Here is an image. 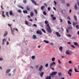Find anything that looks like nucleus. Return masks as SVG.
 I'll return each mask as SVG.
<instances>
[{
  "mask_svg": "<svg viewBox=\"0 0 79 79\" xmlns=\"http://www.w3.org/2000/svg\"><path fill=\"white\" fill-rule=\"evenodd\" d=\"M45 6H42L41 7L40 9L41 10H43Z\"/></svg>",
  "mask_w": 79,
  "mask_h": 79,
  "instance_id": "17",
  "label": "nucleus"
},
{
  "mask_svg": "<svg viewBox=\"0 0 79 79\" xmlns=\"http://www.w3.org/2000/svg\"><path fill=\"white\" fill-rule=\"evenodd\" d=\"M8 34V32L7 31H5V33L3 35V36L4 37H5V36H6Z\"/></svg>",
  "mask_w": 79,
  "mask_h": 79,
  "instance_id": "9",
  "label": "nucleus"
},
{
  "mask_svg": "<svg viewBox=\"0 0 79 79\" xmlns=\"http://www.w3.org/2000/svg\"><path fill=\"white\" fill-rule=\"evenodd\" d=\"M11 33L12 34V35H15V33H14V32H15V31L14 30H12L11 31Z\"/></svg>",
  "mask_w": 79,
  "mask_h": 79,
  "instance_id": "16",
  "label": "nucleus"
},
{
  "mask_svg": "<svg viewBox=\"0 0 79 79\" xmlns=\"http://www.w3.org/2000/svg\"><path fill=\"white\" fill-rule=\"evenodd\" d=\"M26 9L28 11H29L30 10V8L28 6H27Z\"/></svg>",
  "mask_w": 79,
  "mask_h": 79,
  "instance_id": "15",
  "label": "nucleus"
},
{
  "mask_svg": "<svg viewBox=\"0 0 79 79\" xmlns=\"http://www.w3.org/2000/svg\"><path fill=\"white\" fill-rule=\"evenodd\" d=\"M70 45H71V47L73 48H75V46L73 45H72L71 44H70Z\"/></svg>",
  "mask_w": 79,
  "mask_h": 79,
  "instance_id": "27",
  "label": "nucleus"
},
{
  "mask_svg": "<svg viewBox=\"0 0 79 79\" xmlns=\"http://www.w3.org/2000/svg\"><path fill=\"white\" fill-rule=\"evenodd\" d=\"M68 74L70 76H71L72 75V73H71L69 72H68Z\"/></svg>",
  "mask_w": 79,
  "mask_h": 79,
  "instance_id": "29",
  "label": "nucleus"
},
{
  "mask_svg": "<svg viewBox=\"0 0 79 79\" xmlns=\"http://www.w3.org/2000/svg\"><path fill=\"white\" fill-rule=\"evenodd\" d=\"M69 29H72V27H69Z\"/></svg>",
  "mask_w": 79,
  "mask_h": 79,
  "instance_id": "57",
  "label": "nucleus"
},
{
  "mask_svg": "<svg viewBox=\"0 0 79 79\" xmlns=\"http://www.w3.org/2000/svg\"><path fill=\"white\" fill-rule=\"evenodd\" d=\"M23 12L24 14H27L28 13V11L26 10H23Z\"/></svg>",
  "mask_w": 79,
  "mask_h": 79,
  "instance_id": "18",
  "label": "nucleus"
},
{
  "mask_svg": "<svg viewBox=\"0 0 79 79\" xmlns=\"http://www.w3.org/2000/svg\"><path fill=\"white\" fill-rule=\"evenodd\" d=\"M10 70H11V69H8V70H7V71H6V73H9V72H10Z\"/></svg>",
  "mask_w": 79,
  "mask_h": 79,
  "instance_id": "21",
  "label": "nucleus"
},
{
  "mask_svg": "<svg viewBox=\"0 0 79 79\" xmlns=\"http://www.w3.org/2000/svg\"><path fill=\"white\" fill-rule=\"evenodd\" d=\"M56 64V63L54 62H53L50 65V67H52L53 65Z\"/></svg>",
  "mask_w": 79,
  "mask_h": 79,
  "instance_id": "6",
  "label": "nucleus"
},
{
  "mask_svg": "<svg viewBox=\"0 0 79 79\" xmlns=\"http://www.w3.org/2000/svg\"><path fill=\"white\" fill-rule=\"evenodd\" d=\"M69 64H71V63H72V61H69Z\"/></svg>",
  "mask_w": 79,
  "mask_h": 79,
  "instance_id": "61",
  "label": "nucleus"
},
{
  "mask_svg": "<svg viewBox=\"0 0 79 79\" xmlns=\"http://www.w3.org/2000/svg\"><path fill=\"white\" fill-rule=\"evenodd\" d=\"M77 4L78 6H79V1L77 2Z\"/></svg>",
  "mask_w": 79,
  "mask_h": 79,
  "instance_id": "64",
  "label": "nucleus"
},
{
  "mask_svg": "<svg viewBox=\"0 0 79 79\" xmlns=\"http://www.w3.org/2000/svg\"><path fill=\"white\" fill-rule=\"evenodd\" d=\"M58 63H60V64H61V61H60V60H58Z\"/></svg>",
  "mask_w": 79,
  "mask_h": 79,
  "instance_id": "54",
  "label": "nucleus"
},
{
  "mask_svg": "<svg viewBox=\"0 0 79 79\" xmlns=\"http://www.w3.org/2000/svg\"><path fill=\"white\" fill-rule=\"evenodd\" d=\"M6 41V39H3V40H2V44L3 45H4L5 44V42Z\"/></svg>",
  "mask_w": 79,
  "mask_h": 79,
  "instance_id": "12",
  "label": "nucleus"
},
{
  "mask_svg": "<svg viewBox=\"0 0 79 79\" xmlns=\"http://www.w3.org/2000/svg\"><path fill=\"white\" fill-rule=\"evenodd\" d=\"M67 44H71V42H68L67 43Z\"/></svg>",
  "mask_w": 79,
  "mask_h": 79,
  "instance_id": "63",
  "label": "nucleus"
},
{
  "mask_svg": "<svg viewBox=\"0 0 79 79\" xmlns=\"http://www.w3.org/2000/svg\"><path fill=\"white\" fill-rule=\"evenodd\" d=\"M67 36L69 37H72V35H67Z\"/></svg>",
  "mask_w": 79,
  "mask_h": 79,
  "instance_id": "48",
  "label": "nucleus"
},
{
  "mask_svg": "<svg viewBox=\"0 0 79 79\" xmlns=\"http://www.w3.org/2000/svg\"><path fill=\"white\" fill-rule=\"evenodd\" d=\"M44 6H47V4L46 3H44Z\"/></svg>",
  "mask_w": 79,
  "mask_h": 79,
  "instance_id": "55",
  "label": "nucleus"
},
{
  "mask_svg": "<svg viewBox=\"0 0 79 79\" xmlns=\"http://www.w3.org/2000/svg\"><path fill=\"white\" fill-rule=\"evenodd\" d=\"M74 8H75V10H77L78 9V8H77V4H75V5L74 6Z\"/></svg>",
  "mask_w": 79,
  "mask_h": 79,
  "instance_id": "13",
  "label": "nucleus"
},
{
  "mask_svg": "<svg viewBox=\"0 0 79 79\" xmlns=\"http://www.w3.org/2000/svg\"><path fill=\"white\" fill-rule=\"evenodd\" d=\"M57 73V72L52 73L49 76L47 77L46 78V79H51L52 77H53L54 75H56Z\"/></svg>",
  "mask_w": 79,
  "mask_h": 79,
  "instance_id": "1",
  "label": "nucleus"
},
{
  "mask_svg": "<svg viewBox=\"0 0 79 79\" xmlns=\"http://www.w3.org/2000/svg\"><path fill=\"white\" fill-rule=\"evenodd\" d=\"M52 61L54 62L55 60V57H53L52 58Z\"/></svg>",
  "mask_w": 79,
  "mask_h": 79,
  "instance_id": "26",
  "label": "nucleus"
},
{
  "mask_svg": "<svg viewBox=\"0 0 79 79\" xmlns=\"http://www.w3.org/2000/svg\"><path fill=\"white\" fill-rule=\"evenodd\" d=\"M47 28L50 27L49 26V24H47Z\"/></svg>",
  "mask_w": 79,
  "mask_h": 79,
  "instance_id": "43",
  "label": "nucleus"
},
{
  "mask_svg": "<svg viewBox=\"0 0 79 79\" xmlns=\"http://www.w3.org/2000/svg\"><path fill=\"white\" fill-rule=\"evenodd\" d=\"M2 16L4 17L5 18L6 17V15H4V13H5V12L4 11H2Z\"/></svg>",
  "mask_w": 79,
  "mask_h": 79,
  "instance_id": "11",
  "label": "nucleus"
},
{
  "mask_svg": "<svg viewBox=\"0 0 79 79\" xmlns=\"http://www.w3.org/2000/svg\"><path fill=\"white\" fill-rule=\"evenodd\" d=\"M23 3H26L27 2V1L26 0H23Z\"/></svg>",
  "mask_w": 79,
  "mask_h": 79,
  "instance_id": "35",
  "label": "nucleus"
},
{
  "mask_svg": "<svg viewBox=\"0 0 79 79\" xmlns=\"http://www.w3.org/2000/svg\"><path fill=\"white\" fill-rule=\"evenodd\" d=\"M52 19L53 20H56V18L55 17H52Z\"/></svg>",
  "mask_w": 79,
  "mask_h": 79,
  "instance_id": "36",
  "label": "nucleus"
},
{
  "mask_svg": "<svg viewBox=\"0 0 79 79\" xmlns=\"http://www.w3.org/2000/svg\"><path fill=\"white\" fill-rule=\"evenodd\" d=\"M45 66L47 68L48 67V63L46 64L45 65Z\"/></svg>",
  "mask_w": 79,
  "mask_h": 79,
  "instance_id": "45",
  "label": "nucleus"
},
{
  "mask_svg": "<svg viewBox=\"0 0 79 79\" xmlns=\"http://www.w3.org/2000/svg\"><path fill=\"white\" fill-rule=\"evenodd\" d=\"M3 60V59L2 58H0V60L2 61Z\"/></svg>",
  "mask_w": 79,
  "mask_h": 79,
  "instance_id": "62",
  "label": "nucleus"
},
{
  "mask_svg": "<svg viewBox=\"0 0 79 79\" xmlns=\"http://www.w3.org/2000/svg\"><path fill=\"white\" fill-rule=\"evenodd\" d=\"M35 56H31V58L32 59H35Z\"/></svg>",
  "mask_w": 79,
  "mask_h": 79,
  "instance_id": "34",
  "label": "nucleus"
},
{
  "mask_svg": "<svg viewBox=\"0 0 79 79\" xmlns=\"http://www.w3.org/2000/svg\"><path fill=\"white\" fill-rule=\"evenodd\" d=\"M34 15V14L33 13V12H31V14H30V16L31 17H33Z\"/></svg>",
  "mask_w": 79,
  "mask_h": 79,
  "instance_id": "23",
  "label": "nucleus"
},
{
  "mask_svg": "<svg viewBox=\"0 0 79 79\" xmlns=\"http://www.w3.org/2000/svg\"><path fill=\"white\" fill-rule=\"evenodd\" d=\"M35 10V12L36 14H37L38 12H37V10L35 9V10Z\"/></svg>",
  "mask_w": 79,
  "mask_h": 79,
  "instance_id": "39",
  "label": "nucleus"
},
{
  "mask_svg": "<svg viewBox=\"0 0 79 79\" xmlns=\"http://www.w3.org/2000/svg\"><path fill=\"white\" fill-rule=\"evenodd\" d=\"M39 68V66L38 65H36V68L38 69Z\"/></svg>",
  "mask_w": 79,
  "mask_h": 79,
  "instance_id": "58",
  "label": "nucleus"
},
{
  "mask_svg": "<svg viewBox=\"0 0 79 79\" xmlns=\"http://www.w3.org/2000/svg\"><path fill=\"white\" fill-rule=\"evenodd\" d=\"M74 20H75V21H76V22L77 21V17L76 15L74 16Z\"/></svg>",
  "mask_w": 79,
  "mask_h": 79,
  "instance_id": "20",
  "label": "nucleus"
},
{
  "mask_svg": "<svg viewBox=\"0 0 79 79\" xmlns=\"http://www.w3.org/2000/svg\"><path fill=\"white\" fill-rule=\"evenodd\" d=\"M36 38V36L35 35H33L32 36V38L33 39H35Z\"/></svg>",
  "mask_w": 79,
  "mask_h": 79,
  "instance_id": "28",
  "label": "nucleus"
},
{
  "mask_svg": "<svg viewBox=\"0 0 79 79\" xmlns=\"http://www.w3.org/2000/svg\"><path fill=\"white\" fill-rule=\"evenodd\" d=\"M78 24V23L77 22H73V26H75L76 25Z\"/></svg>",
  "mask_w": 79,
  "mask_h": 79,
  "instance_id": "8",
  "label": "nucleus"
},
{
  "mask_svg": "<svg viewBox=\"0 0 79 79\" xmlns=\"http://www.w3.org/2000/svg\"><path fill=\"white\" fill-rule=\"evenodd\" d=\"M54 16V15H53L51 14V17L53 18V16Z\"/></svg>",
  "mask_w": 79,
  "mask_h": 79,
  "instance_id": "60",
  "label": "nucleus"
},
{
  "mask_svg": "<svg viewBox=\"0 0 79 79\" xmlns=\"http://www.w3.org/2000/svg\"><path fill=\"white\" fill-rule=\"evenodd\" d=\"M58 76H60L62 74L61 73H58Z\"/></svg>",
  "mask_w": 79,
  "mask_h": 79,
  "instance_id": "41",
  "label": "nucleus"
},
{
  "mask_svg": "<svg viewBox=\"0 0 79 79\" xmlns=\"http://www.w3.org/2000/svg\"><path fill=\"white\" fill-rule=\"evenodd\" d=\"M9 14L10 16H14V14H13L12 10H10L9 11Z\"/></svg>",
  "mask_w": 79,
  "mask_h": 79,
  "instance_id": "4",
  "label": "nucleus"
},
{
  "mask_svg": "<svg viewBox=\"0 0 79 79\" xmlns=\"http://www.w3.org/2000/svg\"><path fill=\"white\" fill-rule=\"evenodd\" d=\"M68 24H72L69 21H68Z\"/></svg>",
  "mask_w": 79,
  "mask_h": 79,
  "instance_id": "38",
  "label": "nucleus"
},
{
  "mask_svg": "<svg viewBox=\"0 0 79 79\" xmlns=\"http://www.w3.org/2000/svg\"><path fill=\"white\" fill-rule=\"evenodd\" d=\"M44 73L42 72L40 74V76L41 77H42L44 75Z\"/></svg>",
  "mask_w": 79,
  "mask_h": 79,
  "instance_id": "19",
  "label": "nucleus"
},
{
  "mask_svg": "<svg viewBox=\"0 0 79 79\" xmlns=\"http://www.w3.org/2000/svg\"><path fill=\"white\" fill-rule=\"evenodd\" d=\"M33 26L35 27H37V25H36L35 24H33Z\"/></svg>",
  "mask_w": 79,
  "mask_h": 79,
  "instance_id": "53",
  "label": "nucleus"
},
{
  "mask_svg": "<svg viewBox=\"0 0 79 79\" xmlns=\"http://www.w3.org/2000/svg\"><path fill=\"white\" fill-rule=\"evenodd\" d=\"M59 49L60 50L61 52H62V49H63V48L62 46H60L59 48Z\"/></svg>",
  "mask_w": 79,
  "mask_h": 79,
  "instance_id": "22",
  "label": "nucleus"
},
{
  "mask_svg": "<svg viewBox=\"0 0 79 79\" xmlns=\"http://www.w3.org/2000/svg\"><path fill=\"white\" fill-rule=\"evenodd\" d=\"M74 45H75V46H79L78 44L77 43V42H74Z\"/></svg>",
  "mask_w": 79,
  "mask_h": 79,
  "instance_id": "14",
  "label": "nucleus"
},
{
  "mask_svg": "<svg viewBox=\"0 0 79 79\" xmlns=\"http://www.w3.org/2000/svg\"><path fill=\"white\" fill-rule=\"evenodd\" d=\"M8 25L9 27H10L11 26H12V24H8Z\"/></svg>",
  "mask_w": 79,
  "mask_h": 79,
  "instance_id": "52",
  "label": "nucleus"
},
{
  "mask_svg": "<svg viewBox=\"0 0 79 79\" xmlns=\"http://www.w3.org/2000/svg\"><path fill=\"white\" fill-rule=\"evenodd\" d=\"M43 68V66L42 65H41L40 67V68L39 69V70L40 71H42V70Z\"/></svg>",
  "mask_w": 79,
  "mask_h": 79,
  "instance_id": "10",
  "label": "nucleus"
},
{
  "mask_svg": "<svg viewBox=\"0 0 79 79\" xmlns=\"http://www.w3.org/2000/svg\"><path fill=\"white\" fill-rule=\"evenodd\" d=\"M44 42H45L46 44H48L49 43V41H46V40H44Z\"/></svg>",
  "mask_w": 79,
  "mask_h": 79,
  "instance_id": "31",
  "label": "nucleus"
},
{
  "mask_svg": "<svg viewBox=\"0 0 79 79\" xmlns=\"http://www.w3.org/2000/svg\"><path fill=\"white\" fill-rule=\"evenodd\" d=\"M31 1L32 2L33 4L35 5H37V3H36L35 1L34 0H31Z\"/></svg>",
  "mask_w": 79,
  "mask_h": 79,
  "instance_id": "7",
  "label": "nucleus"
},
{
  "mask_svg": "<svg viewBox=\"0 0 79 79\" xmlns=\"http://www.w3.org/2000/svg\"><path fill=\"white\" fill-rule=\"evenodd\" d=\"M6 15L8 17H9V15H8V12H6Z\"/></svg>",
  "mask_w": 79,
  "mask_h": 79,
  "instance_id": "24",
  "label": "nucleus"
},
{
  "mask_svg": "<svg viewBox=\"0 0 79 79\" xmlns=\"http://www.w3.org/2000/svg\"><path fill=\"white\" fill-rule=\"evenodd\" d=\"M67 19H68L69 20H71V19H70V17L69 16H68L67 17Z\"/></svg>",
  "mask_w": 79,
  "mask_h": 79,
  "instance_id": "49",
  "label": "nucleus"
},
{
  "mask_svg": "<svg viewBox=\"0 0 79 79\" xmlns=\"http://www.w3.org/2000/svg\"><path fill=\"white\" fill-rule=\"evenodd\" d=\"M67 6L68 7H70V4H69V3H68L67 4Z\"/></svg>",
  "mask_w": 79,
  "mask_h": 79,
  "instance_id": "47",
  "label": "nucleus"
},
{
  "mask_svg": "<svg viewBox=\"0 0 79 79\" xmlns=\"http://www.w3.org/2000/svg\"><path fill=\"white\" fill-rule=\"evenodd\" d=\"M76 27L77 29H79V26L78 25H77Z\"/></svg>",
  "mask_w": 79,
  "mask_h": 79,
  "instance_id": "44",
  "label": "nucleus"
},
{
  "mask_svg": "<svg viewBox=\"0 0 79 79\" xmlns=\"http://www.w3.org/2000/svg\"><path fill=\"white\" fill-rule=\"evenodd\" d=\"M56 34L57 35V36L59 37H61V35L58 32H56Z\"/></svg>",
  "mask_w": 79,
  "mask_h": 79,
  "instance_id": "5",
  "label": "nucleus"
},
{
  "mask_svg": "<svg viewBox=\"0 0 79 79\" xmlns=\"http://www.w3.org/2000/svg\"><path fill=\"white\" fill-rule=\"evenodd\" d=\"M54 3L55 5H56L57 2H56L55 1H54Z\"/></svg>",
  "mask_w": 79,
  "mask_h": 79,
  "instance_id": "51",
  "label": "nucleus"
},
{
  "mask_svg": "<svg viewBox=\"0 0 79 79\" xmlns=\"http://www.w3.org/2000/svg\"><path fill=\"white\" fill-rule=\"evenodd\" d=\"M68 72H70H70H72V69H69V71H68Z\"/></svg>",
  "mask_w": 79,
  "mask_h": 79,
  "instance_id": "37",
  "label": "nucleus"
},
{
  "mask_svg": "<svg viewBox=\"0 0 79 79\" xmlns=\"http://www.w3.org/2000/svg\"><path fill=\"white\" fill-rule=\"evenodd\" d=\"M41 30L43 32H44V33H46V32L43 28H42L41 29Z\"/></svg>",
  "mask_w": 79,
  "mask_h": 79,
  "instance_id": "33",
  "label": "nucleus"
},
{
  "mask_svg": "<svg viewBox=\"0 0 79 79\" xmlns=\"http://www.w3.org/2000/svg\"><path fill=\"white\" fill-rule=\"evenodd\" d=\"M48 10L49 11L50 10V7H48Z\"/></svg>",
  "mask_w": 79,
  "mask_h": 79,
  "instance_id": "50",
  "label": "nucleus"
},
{
  "mask_svg": "<svg viewBox=\"0 0 79 79\" xmlns=\"http://www.w3.org/2000/svg\"><path fill=\"white\" fill-rule=\"evenodd\" d=\"M45 24H48V22L47 21H45Z\"/></svg>",
  "mask_w": 79,
  "mask_h": 79,
  "instance_id": "42",
  "label": "nucleus"
},
{
  "mask_svg": "<svg viewBox=\"0 0 79 79\" xmlns=\"http://www.w3.org/2000/svg\"><path fill=\"white\" fill-rule=\"evenodd\" d=\"M18 11L19 12V13H21L22 12L21 10H18Z\"/></svg>",
  "mask_w": 79,
  "mask_h": 79,
  "instance_id": "46",
  "label": "nucleus"
},
{
  "mask_svg": "<svg viewBox=\"0 0 79 79\" xmlns=\"http://www.w3.org/2000/svg\"><path fill=\"white\" fill-rule=\"evenodd\" d=\"M50 68L52 70H54V68H52L51 67H50Z\"/></svg>",
  "mask_w": 79,
  "mask_h": 79,
  "instance_id": "56",
  "label": "nucleus"
},
{
  "mask_svg": "<svg viewBox=\"0 0 79 79\" xmlns=\"http://www.w3.org/2000/svg\"><path fill=\"white\" fill-rule=\"evenodd\" d=\"M65 53L66 54H67V55H69L70 54V52L69 51H67Z\"/></svg>",
  "mask_w": 79,
  "mask_h": 79,
  "instance_id": "25",
  "label": "nucleus"
},
{
  "mask_svg": "<svg viewBox=\"0 0 79 79\" xmlns=\"http://www.w3.org/2000/svg\"><path fill=\"white\" fill-rule=\"evenodd\" d=\"M47 32L49 33H52V30L51 28L50 27H47Z\"/></svg>",
  "mask_w": 79,
  "mask_h": 79,
  "instance_id": "2",
  "label": "nucleus"
},
{
  "mask_svg": "<svg viewBox=\"0 0 79 79\" xmlns=\"http://www.w3.org/2000/svg\"><path fill=\"white\" fill-rule=\"evenodd\" d=\"M1 8L3 10L4 9L2 5L1 6Z\"/></svg>",
  "mask_w": 79,
  "mask_h": 79,
  "instance_id": "59",
  "label": "nucleus"
},
{
  "mask_svg": "<svg viewBox=\"0 0 79 79\" xmlns=\"http://www.w3.org/2000/svg\"><path fill=\"white\" fill-rule=\"evenodd\" d=\"M74 69L75 72H76V73H77V72L79 73V72L77 70V69H76L75 68H74Z\"/></svg>",
  "mask_w": 79,
  "mask_h": 79,
  "instance_id": "32",
  "label": "nucleus"
},
{
  "mask_svg": "<svg viewBox=\"0 0 79 79\" xmlns=\"http://www.w3.org/2000/svg\"><path fill=\"white\" fill-rule=\"evenodd\" d=\"M36 33L38 34H39L40 35H42V32L40 30H38L37 31Z\"/></svg>",
  "mask_w": 79,
  "mask_h": 79,
  "instance_id": "3",
  "label": "nucleus"
},
{
  "mask_svg": "<svg viewBox=\"0 0 79 79\" xmlns=\"http://www.w3.org/2000/svg\"><path fill=\"white\" fill-rule=\"evenodd\" d=\"M25 24L27 25H28V22L27 21H25Z\"/></svg>",
  "mask_w": 79,
  "mask_h": 79,
  "instance_id": "30",
  "label": "nucleus"
},
{
  "mask_svg": "<svg viewBox=\"0 0 79 79\" xmlns=\"http://www.w3.org/2000/svg\"><path fill=\"white\" fill-rule=\"evenodd\" d=\"M43 14H44V15H47V13L46 12L44 11L43 12Z\"/></svg>",
  "mask_w": 79,
  "mask_h": 79,
  "instance_id": "40",
  "label": "nucleus"
}]
</instances>
